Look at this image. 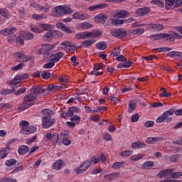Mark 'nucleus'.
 <instances>
[{"label":"nucleus","instance_id":"nucleus-1","mask_svg":"<svg viewBox=\"0 0 182 182\" xmlns=\"http://www.w3.org/2000/svg\"><path fill=\"white\" fill-rule=\"evenodd\" d=\"M45 92L46 90L41 87L31 88L30 92L23 97V103L18 107V110L19 112H23L26 109H29V107L33 106L35 101L38 99V95L45 93Z\"/></svg>","mask_w":182,"mask_h":182},{"label":"nucleus","instance_id":"nucleus-2","mask_svg":"<svg viewBox=\"0 0 182 182\" xmlns=\"http://www.w3.org/2000/svg\"><path fill=\"white\" fill-rule=\"evenodd\" d=\"M174 113L176 116H182V109H177L174 111L173 108H171L169 110L164 112L156 119V123H163L164 120H166L167 123H170L172 120L170 116H173Z\"/></svg>","mask_w":182,"mask_h":182},{"label":"nucleus","instance_id":"nucleus-3","mask_svg":"<svg viewBox=\"0 0 182 182\" xmlns=\"http://www.w3.org/2000/svg\"><path fill=\"white\" fill-rule=\"evenodd\" d=\"M21 134H32L35 133L38 129L36 127H29V122L25 120H22L19 123Z\"/></svg>","mask_w":182,"mask_h":182},{"label":"nucleus","instance_id":"nucleus-4","mask_svg":"<svg viewBox=\"0 0 182 182\" xmlns=\"http://www.w3.org/2000/svg\"><path fill=\"white\" fill-rule=\"evenodd\" d=\"M88 161H90V166H92V164H97V163H102L103 164H105V163H106V161H107V158L106 157V154L101 153L100 154V155H95L93 156L91 159H88Z\"/></svg>","mask_w":182,"mask_h":182},{"label":"nucleus","instance_id":"nucleus-5","mask_svg":"<svg viewBox=\"0 0 182 182\" xmlns=\"http://www.w3.org/2000/svg\"><path fill=\"white\" fill-rule=\"evenodd\" d=\"M43 129H50L55 126V119H52L50 115L43 116L42 117Z\"/></svg>","mask_w":182,"mask_h":182},{"label":"nucleus","instance_id":"nucleus-6","mask_svg":"<svg viewBox=\"0 0 182 182\" xmlns=\"http://www.w3.org/2000/svg\"><path fill=\"white\" fill-rule=\"evenodd\" d=\"M180 8L182 6V0H165V9L168 11L171 8Z\"/></svg>","mask_w":182,"mask_h":182},{"label":"nucleus","instance_id":"nucleus-7","mask_svg":"<svg viewBox=\"0 0 182 182\" xmlns=\"http://www.w3.org/2000/svg\"><path fill=\"white\" fill-rule=\"evenodd\" d=\"M55 48V46L50 44H44L41 46L37 52L38 55H46L48 58H52L53 56L52 54L48 53V50H52Z\"/></svg>","mask_w":182,"mask_h":182},{"label":"nucleus","instance_id":"nucleus-8","mask_svg":"<svg viewBox=\"0 0 182 182\" xmlns=\"http://www.w3.org/2000/svg\"><path fill=\"white\" fill-rule=\"evenodd\" d=\"M58 137L60 140H62V143L64 146H70V144H72V141L69 139V133H68V132L63 131L58 133Z\"/></svg>","mask_w":182,"mask_h":182},{"label":"nucleus","instance_id":"nucleus-9","mask_svg":"<svg viewBox=\"0 0 182 182\" xmlns=\"http://www.w3.org/2000/svg\"><path fill=\"white\" fill-rule=\"evenodd\" d=\"M73 10L69 7H65L63 6H58L55 7V15L57 16H63L66 14H72Z\"/></svg>","mask_w":182,"mask_h":182},{"label":"nucleus","instance_id":"nucleus-10","mask_svg":"<svg viewBox=\"0 0 182 182\" xmlns=\"http://www.w3.org/2000/svg\"><path fill=\"white\" fill-rule=\"evenodd\" d=\"M90 163L91 162H90L88 160L82 162L79 167L74 169L75 173H76V174H83V173H85V171H86L87 168L90 167Z\"/></svg>","mask_w":182,"mask_h":182},{"label":"nucleus","instance_id":"nucleus-11","mask_svg":"<svg viewBox=\"0 0 182 182\" xmlns=\"http://www.w3.org/2000/svg\"><path fill=\"white\" fill-rule=\"evenodd\" d=\"M111 35L112 36H114L115 38H119L120 39L122 38H124V36H126L127 35V33L124 30L119 28L112 30Z\"/></svg>","mask_w":182,"mask_h":182},{"label":"nucleus","instance_id":"nucleus-12","mask_svg":"<svg viewBox=\"0 0 182 182\" xmlns=\"http://www.w3.org/2000/svg\"><path fill=\"white\" fill-rule=\"evenodd\" d=\"M56 26L60 31H63L66 33H75V31L70 29V28L66 26L63 23L58 22L56 23Z\"/></svg>","mask_w":182,"mask_h":182},{"label":"nucleus","instance_id":"nucleus-13","mask_svg":"<svg viewBox=\"0 0 182 182\" xmlns=\"http://www.w3.org/2000/svg\"><path fill=\"white\" fill-rule=\"evenodd\" d=\"M134 21V18H128L127 20H120V19H112V24L115 25V26H119V25H124V23H129V22H133Z\"/></svg>","mask_w":182,"mask_h":182},{"label":"nucleus","instance_id":"nucleus-14","mask_svg":"<svg viewBox=\"0 0 182 182\" xmlns=\"http://www.w3.org/2000/svg\"><path fill=\"white\" fill-rule=\"evenodd\" d=\"M14 32H16V28L10 27L0 31V35H2L3 36H8V35H12Z\"/></svg>","mask_w":182,"mask_h":182},{"label":"nucleus","instance_id":"nucleus-15","mask_svg":"<svg viewBox=\"0 0 182 182\" xmlns=\"http://www.w3.org/2000/svg\"><path fill=\"white\" fill-rule=\"evenodd\" d=\"M14 56L19 62H28L29 60V56L23 53H15Z\"/></svg>","mask_w":182,"mask_h":182},{"label":"nucleus","instance_id":"nucleus-16","mask_svg":"<svg viewBox=\"0 0 182 182\" xmlns=\"http://www.w3.org/2000/svg\"><path fill=\"white\" fill-rule=\"evenodd\" d=\"M105 8H107V4L92 5L89 6L88 9L92 12H95V11H99V9H105Z\"/></svg>","mask_w":182,"mask_h":182},{"label":"nucleus","instance_id":"nucleus-17","mask_svg":"<svg viewBox=\"0 0 182 182\" xmlns=\"http://www.w3.org/2000/svg\"><path fill=\"white\" fill-rule=\"evenodd\" d=\"M60 139H58V134H53V137L48 141L49 144H52L54 147L56 146V144H60Z\"/></svg>","mask_w":182,"mask_h":182},{"label":"nucleus","instance_id":"nucleus-18","mask_svg":"<svg viewBox=\"0 0 182 182\" xmlns=\"http://www.w3.org/2000/svg\"><path fill=\"white\" fill-rule=\"evenodd\" d=\"M149 12L150 8L149 7L139 8L136 11V14L139 15V16H144V15H147Z\"/></svg>","mask_w":182,"mask_h":182},{"label":"nucleus","instance_id":"nucleus-19","mask_svg":"<svg viewBox=\"0 0 182 182\" xmlns=\"http://www.w3.org/2000/svg\"><path fill=\"white\" fill-rule=\"evenodd\" d=\"M173 168L161 170L159 172L158 177L163 178V177H166V176H171V173H173Z\"/></svg>","mask_w":182,"mask_h":182},{"label":"nucleus","instance_id":"nucleus-20","mask_svg":"<svg viewBox=\"0 0 182 182\" xmlns=\"http://www.w3.org/2000/svg\"><path fill=\"white\" fill-rule=\"evenodd\" d=\"M129 14L126 10H119L115 12V18H129Z\"/></svg>","mask_w":182,"mask_h":182},{"label":"nucleus","instance_id":"nucleus-21","mask_svg":"<svg viewBox=\"0 0 182 182\" xmlns=\"http://www.w3.org/2000/svg\"><path fill=\"white\" fill-rule=\"evenodd\" d=\"M11 149L9 146L1 148L0 149V159H3L8 156V154H9Z\"/></svg>","mask_w":182,"mask_h":182},{"label":"nucleus","instance_id":"nucleus-22","mask_svg":"<svg viewBox=\"0 0 182 182\" xmlns=\"http://www.w3.org/2000/svg\"><path fill=\"white\" fill-rule=\"evenodd\" d=\"M149 26L154 32H160L164 29V26L161 24L149 23Z\"/></svg>","mask_w":182,"mask_h":182},{"label":"nucleus","instance_id":"nucleus-23","mask_svg":"<svg viewBox=\"0 0 182 182\" xmlns=\"http://www.w3.org/2000/svg\"><path fill=\"white\" fill-rule=\"evenodd\" d=\"M95 19H97V22L100 23H105L107 20V16L103 13H100L95 16Z\"/></svg>","mask_w":182,"mask_h":182},{"label":"nucleus","instance_id":"nucleus-24","mask_svg":"<svg viewBox=\"0 0 182 182\" xmlns=\"http://www.w3.org/2000/svg\"><path fill=\"white\" fill-rule=\"evenodd\" d=\"M95 42H96V41L94 39L85 40L82 43H81L80 48H89V46H92Z\"/></svg>","mask_w":182,"mask_h":182},{"label":"nucleus","instance_id":"nucleus-25","mask_svg":"<svg viewBox=\"0 0 182 182\" xmlns=\"http://www.w3.org/2000/svg\"><path fill=\"white\" fill-rule=\"evenodd\" d=\"M73 16L75 19H81L82 21H85L89 18L87 14H83L82 13L75 12L73 14Z\"/></svg>","mask_w":182,"mask_h":182},{"label":"nucleus","instance_id":"nucleus-26","mask_svg":"<svg viewBox=\"0 0 182 182\" xmlns=\"http://www.w3.org/2000/svg\"><path fill=\"white\" fill-rule=\"evenodd\" d=\"M75 38L78 41H80V39H89V32L88 31H84L81 33H78L75 35Z\"/></svg>","mask_w":182,"mask_h":182},{"label":"nucleus","instance_id":"nucleus-27","mask_svg":"<svg viewBox=\"0 0 182 182\" xmlns=\"http://www.w3.org/2000/svg\"><path fill=\"white\" fill-rule=\"evenodd\" d=\"M146 144L143 143L140 141H136L132 144V147L135 150H137V149H143L146 148Z\"/></svg>","mask_w":182,"mask_h":182},{"label":"nucleus","instance_id":"nucleus-28","mask_svg":"<svg viewBox=\"0 0 182 182\" xmlns=\"http://www.w3.org/2000/svg\"><path fill=\"white\" fill-rule=\"evenodd\" d=\"M62 166H63V161L58 159L52 164V168L53 170L58 171V170H60V168H62Z\"/></svg>","mask_w":182,"mask_h":182},{"label":"nucleus","instance_id":"nucleus-29","mask_svg":"<svg viewBox=\"0 0 182 182\" xmlns=\"http://www.w3.org/2000/svg\"><path fill=\"white\" fill-rule=\"evenodd\" d=\"M10 85L12 92H15V90H16V89L21 86V82L14 77V79L10 82Z\"/></svg>","mask_w":182,"mask_h":182},{"label":"nucleus","instance_id":"nucleus-30","mask_svg":"<svg viewBox=\"0 0 182 182\" xmlns=\"http://www.w3.org/2000/svg\"><path fill=\"white\" fill-rule=\"evenodd\" d=\"M18 154L20 155L26 154L29 152V146L26 145H21L18 149Z\"/></svg>","mask_w":182,"mask_h":182},{"label":"nucleus","instance_id":"nucleus-31","mask_svg":"<svg viewBox=\"0 0 182 182\" xmlns=\"http://www.w3.org/2000/svg\"><path fill=\"white\" fill-rule=\"evenodd\" d=\"M0 15L4 19H11V14H9V11L6 9H1Z\"/></svg>","mask_w":182,"mask_h":182},{"label":"nucleus","instance_id":"nucleus-32","mask_svg":"<svg viewBox=\"0 0 182 182\" xmlns=\"http://www.w3.org/2000/svg\"><path fill=\"white\" fill-rule=\"evenodd\" d=\"M78 28L79 29L85 31V29H90V28H93V25L87 22H82L78 24Z\"/></svg>","mask_w":182,"mask_h":182},{"label":"nucleus","instance_id":"nucleus-33","mask_svg":"<svg viewBox=\"0 0 182 182\" xmlns=\"http://www.w3.org/2000/svg\"><path fill=\"white\" fill-rule=\"evenodd\" d=\"M168 56L169 58H179L182 59V53L180 51H171L168 53Z\"/></svg>","mask_w":182,"mask_h":182},{"label":"nucleus","instance_id":"nucleus-34","mask_svg":"<svg viewBox=\"0 0 182 182\" xmlns=\"http://www.w3.org/2000/svg\"><path fill=\"white\" fill-rule=\"evenodd\" d=\"M58 33H60V32L49 31L44 35V39H52V38H55V35H58Z\"/></svg>","mask_w":182,"mask_h":182},{"label":"nucleus","instance_id":"nucleus-35","mask_svg":"<svg viewBox=\"0 0 182 182\" xmlns=\"http://www.w3.org/2000/svg\"><path fill=\"white\" fill-rule=\"evenodd\" d=\"M136 107H137L136 102L130 101L128 105V113H132L134 110H136Z\"/></svg>","mask_w":182,"mask_h":182},{"label":"nucleus","instance_id":"nucleus-36","mask_svg":"<svg viewBox=\"0 0 182 182\" xmlns=\"http://www.w3.org/2000/svg\"><path fill=\"white\" fill-rule=\"evenodd\" d=\"M30 31L34 33H42L43 32V31H42V29H41V28L36 25H31Z\"/></svg>","mask_w":182,"mask_h":182},{"label":"nucleus","instance_id":"nucleus-37","mask_svg":"<svg viewBox=\"0 0 182 182\" xmlns=\"http://www.w3.org/2000/svg\"><path fill=\"white\" fill-rule=\"evenodd\" d=\"M28 77H29V75H28L27 73H23V74L20 73L16 75L14 78L21 83V80L28 79Z\"/></svg>","mask_w":182,"mask_h":182},{"label":"nucleus","instance_id":"nucleus-38","mask_svg":"<svg viewBox=\"0 0 182 182\" xmlns=\"http://www.w3.org/2000/svg\"><path fill=\"white\" fill-rule=\"evenodd\" d=\"M116 177H119V173L117 172L109 173L105 176V178H107V180H109V181H113Z\"/></svg>","mask_w":182,"mask_h":182},{"label":"nucleus","instance_id":"nucleus-39","mask_svg":"<svg viewBox=\"0 0 182 182\" xmlns=\"http://www.w3.org/2000/svg\"><path fill=\"white\" fill-rule=\"evenodd\" d=\"M89 38H99V36H101L102 31L97 30L95 31L88 32Z\"/></svg>","mask_w":182,"mask_h":182},{"label":"nucleus","instance_id":"nucleus-40","mask_svg":"<svg viewBox=\"0 0 182 182\" xmlns=\"http://www.w3.org/2000/svg\"><path fill=\"white\" fill-rule=\"evenodd\" d=\"M50 9H52V6L50 3H49V1H45L43 4V11L45 13L49 12Z\"/></svg>","mask_w":182,"mask_h":182},{"label":"nucleus","instance_id":"nucleus-41","mask_svg":"<svg viewBox=\"0 0 182 182\" xmlns=\"http://www.w3.org/2000/svg\"><path fill=\"white\" fill-rule=\"evenodd\" d=\"M163 39H165V41H168L169 42H174L173 33H172V34H168L163 33Z\"/></svg>","mask_w":182,"mask_h":182},{"label":"nucleus","instance_id":"nucleus-42","mask_svg":"<svg viewBox=\"0 0 182 182\" xmlns=\"http://www.w3.org/2000/svg\"><path fill=\"white\" fill-rule=\"evenodd\" d=\"M54 56V57H53ZM52 60H53L54 62H59L60 60V59H62V58H63V53L62 52H58L57 53H55V55H52Z\"/></svg>","mask_w":182,"mask_h":182},{"label":"nucleus","instance_id":"nucleus-43","mask_svg":"<svg viewBox=\"0 0 182 182\" xmlns=\"http://www.w3.org/2000/svg\"><path fill=\"white\" fill-rule=\"evenodd\" d=\"M95 47L97 48V49H100V50H105V49H107V44L106 43V42H100L97 43L95 45Z\"/></svg>","mask_w":182,"mask_h":182},{"label":"nucleus","instance_id":"nucleus-44","mask_svg":"<svg viewBox=\"0 0 182 182\" xmlns=\"http://www.w3.org/2000/svg\"><path fill=\"white\" fill-rule=\"evenodd\" d=\"M151 167H154V162L153 161H146L142 164V168L145 170H150Z\"/></svg>","mask_w":182,"mask_h":182},{"label":"nucleus","instance_id":"nucleus-45","mask_svg":"<svg viewBox=\"0 0 182 182\" xmlns=\"http://www.w3.org/2000/svg\"><path fill=\"white\" fill-rule=\"evenodd\" d=\"M21 34L23 35V38H24L26 41H32V39L35 38V36L33 35V33L31 32L23 33Z\"/></svg>","mask_w":182,"mask_h":182},{"label":"nucleus","instance_id":"nucleus-46","mask_svg":"<svg viewBox=\"0 0 182 182\" xmlns=\"http://www.w3.org/2000/svg\"><path fill=\"white\" fill-rule=\"evenodd\" d=\"M124 166V161H121V162L117 161L112 164V167L114 170H117L118 168H123Z\"/></svg>","mask_w":182,"mask_h":182},{"label":"nucleus","instance_id":"nucleus-47","mask_svg":"<svg viewBox=\"0 0 182 182\" xmlns=\"http://www.w3.org/2000/svg\"><path fill=\"white\" fill-rule=\"evenodd\" d=\"M23 39H24L23 36L22 35V33H21L16 39V45L18 46L24 45L25 41Z\"/></svg>","mask_w":182,"mask_h":182},{"label":"nucleus","instance_id":"nucleus-48","mask_svg":"<svg viewBox=\"0 0 182 182\" xmlns=\"http://www.w3.org/2000/svg\"><path fill=\"white\" fill-rule=\"evenodd\" d=\"M169 160L171 161V163H178V161H180V154H176L171 156L169 157Z\"/></svg>","mask_w":182,"mask_h":182},{"label":"nucleus","instance_id":"nucleus-49","mask_svg":"<svg viewBox=\"0 0 182 182\" xmlns=\"http://www.w3.org/2000/svg\"><path fill=\"white\" fill-rule=\"evenodd\" d=\"M149 38L151 39V41H159L160 39H163V33L151 35L149 36Z\"/></svg>","mask_w":182,"mask_h":182},{"label":"nucleus","instance_id":"nucleus-50","mask_svg":"<svg viewBox=\"0 0 182 182\" xmlns=\"http://www.w3.org/2000/svg\"><path fill=\"white\" fill-rule=\"evenodd\" d=\"M151 4L152 5L159 6V8H164V2H163L161 0H152Z\"/></svg>","mask_w":182,"mask_h":182},{"label":"nucleus","instance_id":"nucleus-51","mask_svg":"<svg viewBox=\"0 0 182 182\" xmlns=\"http://www.w3.org/2000/svg\"><path fill=\"white\" fill-rule=\"evenodd\" d=\"M16 163H17L16 159H9L6 161L5 166H6L7 167H12V166H15Z\"/></svg>","mask_w":182,"mask_h":182},{"label":"nucleus","instance_id":"nucleus-52","mask_svg":"<svg viewBox=\"0 0 182 182\" xmlns=\"http://www.w3.org/2000/svg\"><path fill=\"white\" fill-rule=\"evenodd\" d=\"M31 6L37 9V11H43V6L37 3H31Z\"/></svg>","mask_w":182,"mask_h":182},{"label":"nucleus","instance_id":"nucleus-53","mask_svg":"<svg viewBox=\"0 0 182 182\" xmlns=\"http://www.w3.org/2000/svg\"><path fill=\"white\" fill-rule=\"evenodd\" d=\"M144 156L141 154L134 155L130 157L131 161H139V160H141Z\"/></svg>","mask_w":182,"mask_h":182},{"label":"nucleus","instance_id":"nucleus-54","mask_svg":"<svg viewBox=\"0 0 182 182\" xmlns=\"http://www.w3.org/2000/svg\"><path fill=\"white\" fill-rule=\"evenodd\" d=\"M18 15L21 19L25 18V12H26V9L25 8L21 7L18 9Z\"/></svg>","mask_w":182,"mask_h":182},{"label":"nucleus","instance_id":"nucleus-55","mask_svg":"<svg viewBox=\"0 0 182 182\" xmlns=\"http://www.w3.org/2000/svg\"><path fill=\"white\" fill-rule=\"evenodd\" d=\"M70 116L73 115L72 113H70V108H68V111L63 112L61 114V117H63V119H68V117H70Z\"/></svg>","mask_w":182,"mask_h":182},{"label":"nucleus","instance_id":"nucleus-56","mask_svg":"<svg viewBox=\"0 0 182 182\" xmlns=\"http://www.w3.org/2000/svg\"><path fill=\"white\" fill-rule=\"evenodd\" d=\"M41 77L48 80V79L50 77V73H49L48 70L42 71Z\"/></svg>","mask_w":182,"mask_h":182},{"label":"nucleus","instance_id":"nucleus-57","mask_svg":"<svg viewBox=\"0 0 182 182\" xmlns=\"http://www.w3.org/2000/svg\"><path fill=\"white\" fill-rule=\"evenodd\" d=\"M65 87H68L66 85H63L62 86L53 85V92H58V90H62V89H65Z\"/></svg>","mask_w":182,"mask_h":182},{"label":"nucleus","instance_id":"nucleus-58","mask_svg":"<svg viewBox=\"0 0 182 182\" xmlns=\"http://www.w3.org/2000/svg\"><path fill=\"white\" fill-rule=\"evenodd\" d=\"M12 90L8 89V88H2L1 90V95H3L4 96H6L7 95H11L12 93Z\"/></svg>","mask_w":182,"mask_h":182},{"label":"nucleus","instance_id":"nucleus-59","mask_svg":"<svg viewBox=\"0 0 182 182\" xmlns=\"http://www.w3.org/2000/svg\"><path fill=\"white\" fill-rule=\"evenodd\" d=\"M69 82V77L68 75H63L59 77L60 83H68Z\"/></svg>","mask_w":182,"mask_h":182},{"label":"nucleus","instance_id":"nucleus-60","mask_svg":"<svg viewBox=\"0 0 182 182\" xmlns=\"http://www.w3.org/2000/svg\"><path fill=\"white\" fill-rule=\"evenodd\" d=\"M69 109H70V112L73 116L74 113H80V112H81L80 108L77 107H69Z\"/></svg>","mask_w":182,"mask_h":182},{"label":"nucleus","instance_id":"nucleus-61","mask_svg":"<svg viewBox=\"0 0 182 182\" xmlns=\"http://www.w3.org/2000/svg\"><path fill=\"white\" fill-rule=\"evenodd\" d=\"M103 171V168L102 167H95L91 170V174H99V173H102Z\"/></svg>","mask_w":182,"mask_h":182},{"label":"nucleus","instance_id":"nucleus-62","mask_svg":"<svg viewBox=\"0 0 182 182\" xmlns=\"http://www.w3.org/2000/svg\"><path fill=\"white\" fill-rule=\"evenodd\" d=\"M120 52H122V49H120V47H117L112 50L110 55H113V56H117L118 55H120Z\"/></svg>","mask_w":182,"mask_h":182},{"label":"nucleus","instance_id":"nucleus-63","mask_svg":"<svg viewBox=\"0 0 182 182\" xmlns=\"http://www.w3.org/2000/svg\"><path fill=\"white\" fill-rule=\"evenodd\" d=\"M70 120L73 123H80V117L76 115H71Z\"/></svg>","mask_w":182,"mask_h":182},{"label":"nucleus","instance_id":"nucleus-64","mask_svg":"<svg viewBox=\"0 0 182 182\" xmlns=\"http://www.w3.org/2000/svg\"><path fill=\"white\" fill-rule=\"evenodd\" d=\"M0 182H16V180H14L12 178L5 177V178H2L0 180Z\"/></svg>","mask_w":182,"mask_h":182}]
</instances>
